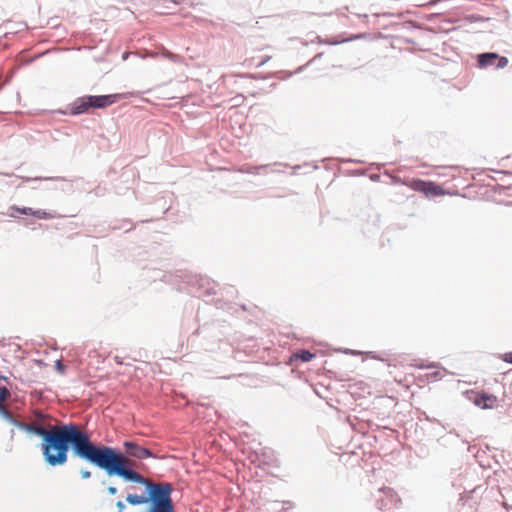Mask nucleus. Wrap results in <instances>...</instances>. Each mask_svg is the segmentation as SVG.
I'll use <instances>...</instances> for the list:
<instances>
[{
  "mask_svg": "<svg viewBox=\"0 0 512 512\" xmlns=\"http://www.w3.org/2000/svg\"><path fill=\"white\" fill-rule=\"evenodd\" d=\"M73 456L84 460L105 471L108 476H117L126 482L137 483L145 487V493L128 494L126 501L132 506L148 504L145 512H175L172 500L173 487L168 482H154L132 466L126 453L91 441L90 435L82 430Z\"/></svg>",
  "mask_w": 512,
  "mask_h": 512,
  "instance_id": "f257e3e1",
  "label": "nucleus"
},
{
  "mask_svg": "<svg viewBox=\"0 0 512 512\" xmlns=\"http://www.w3.org/2000/svg\"><path fill=\"white\" fill-rule=\"evenodd\" d=\"M16 427L42 437V454L45 462L52 466H62L68 460V452L73 453L82 430L75 423L50 426L49 429L39 421L24 423L19 421Z\"/></svg>",
  "mask_w": 512,
  "mask_h": 512,
  "instance_id": "f03ea898",
  "label": "nucleus"
},
{
  "mask_svg": "<svg viewBox=\"0 0 512 512\" xmlns=\"http://www.w3.org/2000/svg\"><path fill=\"white\" fill-rule=\"evenodd\" d=\"M115 102V95H87L74 100L69 105L71 115H81L90 108L102 109L112 105Z\"/></svg>",
  "mask_w": 512,
  "mask_h": 512,
  "instance_id": "7ed1b4c3",
  "label": "nucleus"
},
{
  "mask_svg": "<svg viewBox=\"0 0 512 512\" xmlns=\"http://www.w3.org/2000/svg\"><path fill=\"white\" fill-rule=\"evenodd\" d=\"M416 28L411 20H406L403 13L386 12V40L388 38H406V34Z\"/></svg>",
  "mask_w": 512,
  "mask_h": 512,
  "instance_id": "20e7f679",
  "label": "nucleus"
},
{
  "mask_svg": "<svg viewBox=\"0 0 512 512\" xmlns=\"http://www.w3.org/2000/svg\"><path fill=\"white\" fill-rule=\"evenodd\" d=\"M188 292L195 297H203L215 293L216 285L207 277L189 275L187 276Z\"/></svg>",
  "mask_w": 512,
  "mask_h": 512,
  "instance_id": "39448f33",
  "label": "nucleus"
},
{
  "mask_svg": "<svg viewBox=\"0 0 512 512\" xmlns=\"http://www.w3.org/2000/svg\"><path fill=\"white\" fill-rule=\"evenodd\" d=\"M412 188L415 191L421 192L425 196H429V197H437V196H441V195L445 194L444 189L440 185H438L432 181H427V180H422V179L413 180Z\"/></svg>",
  "mask_w": 512,
  "mask_h": 512,
  "instance_id": "423d86ee",
  "label": "nucleus"
},
{
  "mask_svg": "<svg viewBox=\"0 0 512 512\" xmlns=\"http://www.w3.org/2000/svg\"><path fill=\"white\" fill-rule=\"evenodd\" d=\"M123 447L125 449V453L128 457L143 460L146 458H158L155 454H153L148 448L140 446L135 441H124Z\"/></svg>",
  "mask_w": 512,
  "mask_h": 512,
  "instance_id": "0eeeda50",
  "label": "nucleus"
},
{
  "mask_svg": "<svg viewBox=\"0 0 512 512\" xmlns=\"http://www.w3.org/2000/svg\"><path fill=\"white\" fill-rule=\"evenodd\" d=\"M473 395V398H471L472 402L482 409H491L497 402L495 395L485 391L474 392Z\"/></svg>",
  "mask_w": 512,
  "mask_h": 512,
  "instance_id": "6e6552de",
  "label": "nucleus"
},
{
  "mask_svg": "<svg viewBox=\"0 0 512 512\" xmlns=\"http://www.w3.org/2000/svg\"><path fill=\"white\" fill-rule=\"evenodd\" d=\"M11 210L24 215H32L38 219H53L56 217L55 214L52 212H47L42 209L34 210L30 207L19 208L16 206H12Z\"/></svg>",
  "mask_w": 512,
  "mask_h": 512,
  "instance_id": "1a4fd4ad",
  "label": "nucleus"
},
{
  "mask_svg": "<svg viewBox=\"0 0 512 512\" xmlns=\"http://www.w3.org/2000/svg\"><path fill=\"white\" fill-rule=\"evenodd\" d=\"M497 58H499V54L496 52H485L478 54L477 65L479 68H486L493 65Z\"/></svg>",
  "mask_w": 512,
  "mask_h": 512,
  "instance_id": "9d476101",
  "label": "nucleus"
},
{
  "mask_svg": "<svg viewBox=\"0 0 512 512\" xmlns=\"http://www.w3.org/2000/svg\"><path fill=\"white\" fill-rule=\"evenodd\" d=\"M389 503L396 508L401 504V499L393 489L386 487V507Z\"/></svg>",
  "mask_w": 512,
  "mask_h": 512,
  "instance_id": "9b49d317",
  "label": "nucleus"
},
{
  "mask_svg": "<svg viewBox=\"0 0 512 512\" xmlns=\"http://www.w3.org/2000/svg\"><path fill=\"white\" fill-rule=\"evenodd\" d=\"M0 416L10 424L16 427V424L19 423L14 415L2 404L0 405Z\"/></svg>",
  "mask_w": 512,
  "mask_h": 512,
  "instance_id": "f8f14e48",
  "label": "nucleus"
},
{
  "mask_svg": "<svg viewBox=\"0 0 512 512\" xmlns=\"http://www.w3.org/2000/svg\"><path fill=\"white\" fill-rule=\"evenodd\" d=\"M268 167L269 165L246 166L241 168V172L256 175L260 173V170H266Z\"/></svg>",
  "mask_w": 512,
  "mask_h": 512,
  "instance_id": "ddd939ff",
  "label": "nucleus"
},
{
  "mask_svg": "<svg viewBox=\"0 0 512 512\" xmlns=\"http://www.w3.org/2000/svg\"><path fill=\"white\" fill-rule=\"evenodd\" d=\"M297 358L301 359L303 362H309L310 360H312V358L314 357V354L311 353L310 351L308 350H300L297 354H296Z\"/></svg>",
  "mask_w": 512,
  "mask_h": 512,
  "instance_id": "4468645a",
  "label": "nucleus"
},
{
  "mask_svg": "<svg viewBox=\"0 0 512 512\" xmlns=\"http://www.w3.org/2000/svg\"><path fill=\"white\" fill-rule=\"evenodd\" d=\"M11 396L9 389L5 386H0V405H2Z\"/></svg>",
  "mask_w": 512,
  "mask_h": 512,
  "instance_id": "2eb2a0df",
  "label": "nucleus"
},
{
  "mask_svg": "<svg viewBox=\"0 0 512 512\" xmlns=\"http://www.w3.org/2000/svg\"><path fill=\"white\" fill-rule=\"evenodd\" d=\"M163 56L165 58L169 59L172 62H179L181 60V57L179 55L174 54V53L169 52V51L163 52Z\"/></svg>",
  "mask_w": 512,
  "mask_h": 512,
  "instance_id": "dca6fc26",
  "label": "nucleus"
},
{
  "mask_svg": "<svg viewBox=\"0 0 512 512\" xmlns=\"http://www.w3.org/2000/svg\"><path fill=\"white\" fill-rule=\"evenodd\" d=\"M496 61H497L496 68H498V69L504 68L508 64V59L504 56L499 55V58H497Z\"/></svg>",
  "mask_w": 512,
  "mask_h": 512,
  "instance_id": "f3484780",
  "label": "nucleus"
},
{
  "mask_svg": "<svg viewBox=\"0 0 512 512\" xmlns=\"http://www.w3.org/2000/svg\"><path fill=\"white\" fill-rule=\"evenodd\" d=\"M26 181H38V180H64L62 177H35V178H26Z\"/></svg>",
  "mask_w": 512,
  "mask_h": 512,
  "instance_id": "a211bd4d",
  "label": "nucleus"
},
{
  "mask_svg": "<svg viewBox=\"0 0 512 512\" xmlns=\"http://www.w3.org/2000/svg\"><path fill=\"white\" fill-rule=\"evenodd\" d=\"M503 361L506 363L512 364V352H507L502 355Z\"/></svg>",
  "mask_w": 512,
  "mask_h": 512,
  "instance_id": "6ab92c4d",
  "label": "nucleus"
},
{
  "mask_svg": "<svg viewBox=\"0 0 512 512\" xmlns=\"http://www.w3.org/2000/svg\"><path fill=\"white\" fill-rule=\"evenodd\" d=\"M80 475H81V478L82 479H89L91 477V472L87 469H81L80 470Z\"/></svg>",
  "mask_w": 512,
  "mask_h": 512,
  "instance_id": "aec40b11",
  "label": "nucleus"
},
{
  "mask_svg": "<svg viewBox=\"0 0 512 512\" xmlns=\"http://www.w3.org/2000/svg\"><path fill=\"white\" fill-rule=\"evenodd\" d=\"M371 472L373 473V476L375 478H379V479H382V471H381V468L379 469H376V468H372Z\"/></svg>",
  "mask_w": 512,
  "mask_h": 512,
  "instance_id": "412c9836",
  "label": "nucleus"
},
{
  "mask_svg": "<svg viewBox=\"0 0 512 512\" xmlns=\"http://www.w3.org/2000/svg\"><path fill=\"white\" fill-rule=\"evenodd\" d=\"M116 507H117V511H118V512H124V510H125V508H126L125 504H124L121 500H119V501L116 503Z\"/></svg>",
  "mask_w": 512,
  "mask_h": 512,
  "instance_id": "4be33fe9",
  "label": "nucleus"
},
{
  "mask_svg": "<svg viewBox=\"0 0 512 512\" xmlns=\"http://www.w3.org/2000/svg\"><path fill=\"white\" fill-rule=\"evenodd\" d=\"M386 431H389V433H387V432H386V438H387V437H393V438H395V433H396V431H395V430H393V429H389V428L386 426Z\"/></svg>",
  "mask_w": 512,
  "mask_h": 512,
  "instance_id": "5701e85b",
  "label": "nucleus"
},
{
  "mask_svg": "<svg viewBox=\"0 0 512 512\" xmlns=\"http://www.w3.org/2000/svg\"><path fill=\"white\" fill-rule=\"evenodd\" d=\"M369 178H370L372 181H374V182H375V181H379V179H380V174H377V173H371V174L369 175Z\"/></svg>",
  "mask_w": 512,
  "mask_h": 512,
  "instance_id": "b1692460",
  "label": "nucleus"
},
{
  "mask_svg": "<svg viewBox=\"0 0 512 512\" xmlns=\"http://www.w3.org/2000/svg\"><path fill=\"white\" fill-rule=\"evenodd\" d=\"M56 369L59 370V371H64V365L62 364V362L60 360H57L56 361Z\"/></svg>",
  "mask_w": 512,
  "mask_h": 512,
  "instance_id": "393cba45",
  "label": "nucleus"
},
{
  "mask_svg": "<svg viewBox=\"0 0 512 512\" xmlns=\"http://www.w3.org/2000/svg\"><path fill=\"white\" fill-rule=\"evenodd\" d=\"M107 490H108V493L111 495H115L118 491L117 488L114 486H109Z\"/></svg>",
  "mask_w": 512,
  "mask_h": 512,
  "instance_id": "a878e982",
  "label": "nucleus"
},
{
  "mask_svg": "<svg viewBox=\"0 0 512 512\" xmlns=\"http://www.w3.org/2000/svg\"><path fill=\"white\" fill-rule=\"evenodd\" d=\"M270 57H266L264 58L258 65L257 67H261L263 66L264 64H266L268 61H269Z\"/></svg>",
  "mask_w": 512,
  "mask_h": 512,
  "instance_id": "bb28decb",
  "label": "nucleus"
},
{
  "mask_svg": "<svg viewBox=\"0 0 512 512\" xmlns=\"http://www.w3.org/2000/svg\"><path fill=\"white\" fill-rule=\"evenodd\" d=\"M439 376H440V372L439 371H436V372H433V373L430 374V377L434 378V379H437Z\"/></svg>",
  "mask_w": 512,
  "mask_h": 512,
  "instance_id": "cd10ccee",
  "label": "nucleus"
},
{
  "mask_svg": "<svg viewBox=\"0 0 512 512\" xmlns=\"http://www.w3.org/2000/svg\"><path fill=\"white\" fill-rule=\"evenodd\" d=\"M377 505H378V509H379V510H382V507H381V505H382V499L377 500Z\"/></svg>",
  "mask_w": 512,
  "mask_h": 512,
  "instance_id": "c85d7f7f",
  "label": "nucleus"
},
{
  "mask_svg": "<svg viewBox=\"0 0 512 512\" xmlns=\"http://www.w3.org/2000/svg\"><path fill=\"white\" fill-rule=\"evenodd\" d=\"M385 362H386V366L391 367L390 360L387 357L385 359Z\"/></svg>",
  "mask_w": 512,
  "mask_h": 512,
  "instance_id": "c756f323",
  "label": "nucleus"
},
{
  "mask_svg": "<svg viewBox=\"0 0 512 512\" xmlns=\"http://www.w3.org/2000/svg\"><path fill=\"white\" fill-rule=\"evenodd\" d=\"M345 353L346 354H354V352L352 350H349V349L345 350Z\"/></svg>",
  "mask_w": 512,
  "mask_h": 512,
  "instance_id": "7c9ffc66",
  "label": "nucleus"
},
{
  "mask_svg": "<svg viewBox=\"0 0 512 512\" xmlns=\"http://www.w3.org/2000/svg\"><path fill=\"white\" fill-rule=\"evenodd\" d=\"M383 490H384V486H383V485H380V486L378 487V491H379V492H382Z\"/></svg>",
  "mask_w": 512,
  "mask_h": 512,
  "instance_id": "2f4dec72",
  "label": "nucleus"
},
{
  "mask_svg": "<svg viewBox=\"0 0 512 512\" xmlns=\"http://www.w3.org/2000/svg\"><path fill=\"white\" fill-rule=\"evenodd\" d=\"M330 44H338L340 43L339 41H333V42H329Z\"/></svg>",
  "mask_w": 512,
  "mask_h": 512,
  "instance_id": "473e14b6",
  "label": "nucleus"
},
{
  "mask_svg": "<svg viewBox=\"0 0 512 512\" xmlns=\"http://www.w3.org/2000/svg\"><path fill=\"white\" fill-rule=\"evenodd\" d=\"M10 216H11V217H14V218H16V217H17V215H16L15 213H11V214H10Z\"/></svg>",
  "mask_w": 512,
  "mask_h": 512,
  "instance_id": "72a5a7b5",
  "label": "nucleus"
},
{
  "mask_svg": "<svg viewBox=\"0 0 512 512\" xmlns=\"http://www.w3.org/2000/svg\"><path fill=\"white\" fill-rule=\"evenodd\" d=\"M126 58H127V54L125 53V54L123 55V59L125 60Z\"/></svg>",
  "mask_w": 512,
  "mask_h": 512,
  "instance_id": "f704fd0d",
  "label": "nucleus"
},
{
  "mask_svg": "<svg viewBox=\"0 0 512 512\" xmlns=\"http://www.w3.org/2000/svg\"><path fill=\"white\" fill-rule=\"evenodd\" d=\"M14 436V430H11V437Z\"/></svg>",
  "mask_w": 512,
  "mask_h": 512,
  "instance_id": "c9c22d12",
  "label": "nucleus"
}]
</instances>
